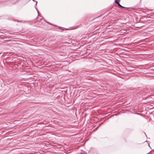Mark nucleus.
I'll list each match as a JSON object with an SVG mask.
<instances>
[{
  "label": "nucleus",
  "instance_id": "f257e3e1",
  "mask_svg": "<svg viewBox=\"0 0 154 154\" xmlns=\"http://www.w3.org/2000/svg\"><path fill=\"white\" fill-rule=\"evenodd\" d=\"M37 3H38V2H35V9H36V11H37V12L38 15V13H39V12H38V9L37 6Z\"/></svg>",
  "mask_w": 154,
  "mask_h": 154
},
{
  "label": "nucleus",
  "instance_id": "f03ea898",
  "mask_svg": "<svg viewBox=\"0 0 154 154\" xmlns=\"http://www.w3.org/2000/svg\"><path fill=\"white\" fill-rule=\"evenodd\" d=\"M17 22H20V23H26V22H27V23H28L29 24H30V22L29 21V22H26V21H17Z\"/></svg>",
  "mask_w": 154,
  "mask_h": 154
},
{
  "label": "nucleus",
  "instance_id": "7ed1b4c3",
  "mask_svg": "<svg viewBox=\"0 0 154 154\" xmlns=\"http://www.w3.org/2000/svg\"><path fill=\"white\" fill-rule=\"evenodd\" d=\"M120 0H115V2L116 3L118 4L119 3Z\"/></svg>",
  "mask_w": 154,
  "mask_h": 154
},
{
  "label": "nucleus",
  "instance_id": "20e7f679",
  "mask_svg": "<svg viewBox=\"0 0 154 154\" xmlns=\"http://www.w3.org/2000/svg\"><path fill=\"white\" fill-rule=\"evenodd\" d=\"M118 5H119V6L120 7H123V8H124V7H123L122 6V5H121L119 3L118 4Z\"/></svg>",
  "mask_w": 154,
  "mask_h": 154
},
{
  "label": "nucleus",
  "instance_id": "39448f33",
  "mask_svg": "<svg viewBox=\"0 0 154 154\" xmlns=\"http://www.w3.org/2000/svg\"><path fill=\"white\" fill-rule=\"evenodd\" d=\"M33 1L36 2H37L36 0H32Z\"/></svg>",
  "mask_w": 154,
  "mask_h": 154
},
{
  "label": "nucleus",
  "instance_id": "423d86ee",
  "mask_svg": "<svg viewBox=\"0 0 154 154\" xmlns=\"http://www.w3.org/2000/svg\"><path fill=\"white\" fill-rule=\"evenodd\" d=\"M9 0H5V1H4V2H7V1H8Z\"/></svg>",
  "mask_w": 154,
  "mask_h": 154
}]
</instances>
